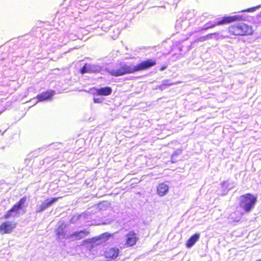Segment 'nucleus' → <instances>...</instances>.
Segmentation results:
<instances>
[{
    "label": "nucleus",
    "mask_w": 261,
    "mask_h": 261,
    "mask_svg": "<svg viewBox=\"0 0 261 261\" xmlns=\"http://www.w3.org/2000/svg\"><path fill=\"white\" fill-rule=\"evenodd\" d=\"M228 33L232 36H246L252 35L254 31L251 25L241 22L229 25Z\"/></svg>",
    "instance_id": "nucleus-1"
},
{
    "label": "nucleus",
    "mask_w": 261,
    "mask_h": 261,
    "mask_svg": "<svg viewBox=\"0 0 261 261\" xmlns=\"http://www.w3.org/2000/svg\"><path fill=\"white\" fill-rule=\"evenodd\" d=\"M256 202V196L248 193L240 196L239 205L244 211L247 213L254 208Z\"/></svg>",
    "instance_id": "nucleus-2"
},
{
    "label": "nucleus",
    "mask_w": 261,
    "mask_h": 261,
    "mask_svg": "<svg viewBox=\"0 0 261 261\" xmlns=\"http://www.w3.org/2000/svg\"><path fill=\"white\" fill-rule=\"evenodd\" d=\"M247 20L246 17L244 15H236L232 16H224L216 22L212 23L209 22L206 24V29L212 28L217 25H222L234 22Z\"/></svg>",
    "instance_id": "nucleus-3"
},
{
    "label": "nucleus",
    "mask_w": 261,
    "mask_h": 261,
    "mask_svg": "<svg viewBox=\"0 0 261 261\" xmlns=\"http://www.w3.org/2000/svg\"><path fill=\"white\" fill-rule=\"evenodd\" d=\"M134 65H128L126 64H122L117 69H113L109 71V73L113 76L117 77L125 74L135 73Z\"/></svg>",
    "instance_id": "nucleus-4"
},
{
    "label": "nucleus",
    "mask_w": 261,
    "mask_h": 261,
    "mask_svg": "<svg viewBox=\"0 0 261 261\" xmlns=\"http://www.w3.org/2000/svg\"><path fill=\"white\" fill-rule=\"evenodd\" d=\"M17 223L14 221H5L0 224V234H10L17 226Z\"/></svg>",
    "instance_id": "nucleus-5"
},
{
    "label": "nucleus",
    "mask_w": 261,
    "mask_h": 261,
    "mask_svg": "<svg viewBox=\"0 0 261 261\" xmlns=\"http://www.w3.org/2000/svg\"><path fill=\"white\" fill-rule=\"evenodd\" d=\"M120 253L119 249L117 247H110L106 249L104 252L106 261H116Z\"/></svg>",
    "instance_id": "nucleus-6"
},
{
    "label": "nucleus",
    "mask_w": 261,
    "mask_h": 261,
    "mask_svg": "<svg viewBox=\"0 0 261 261\" xmlns=\"http://www.w3.org/2000/svg\"><path fill=\"white\" fill-rule=\"evenodd\" d=\"M155 64L156 61L153 59H148L143 61L136 65H134L135 72L146 70L154 66Z\"/></svg>",
    "instance_id": "nucleus-7"
},
{
    "label": "nucleus",
    "mask_w": 261,
    "mask_h": 261,
    "mask_svg": "<svg viewBox=\"0 0 261 261\" xmlns=\"http://www.w3.org/2000/svg\"><path fill=\"white\" fill-rule=\"evenodd\" d=\"M125 245L127 247H130L135 245L139 240L137 233L134 231H130L126 234Z\"/></svg>",
    "instance_id": "nucleus-8"
},
{
    "label": "nucleus",
    "mask_w": 261,
    "mask_h": 261,
    "mask_svg": "<svg viewBox=\"0 0 261 261\" xmlns=\"http://www.w3.org/2000/svg\"><path fill=\"white\" fill-rule=\"evenodd\" d=\"M55 94V91L53 90L46 91L38 94L36 98L38 101H43L48 100L51 99L53 95Z\"/></svg>",
    "instance_id": "nucleus-9"
},
{
    "label": "nucleus",
    "mask_w": 261,
    "mask_h": 261,
    "mask_svg": "<svg viewBox=\"0 0 261 261\" xmlns=\"http://www.w3.org/2000/svg\"><path fill=\"white\" fill-rule=\"evenodd\" d=\"M61 197H54L51 198L50 199H46L44 202L42 203L41 205L36 211L37 212L39 213L42 212L46 208L51 205L55 202L57 201Z\"/></svg>",
    "instance_id": "nucleus-10"
},
{
    "label": "nucleus",
    "mask_w": 261,
    "mask_h": 261,
    "mask_svg": "<svg viewBox=\"0 0 261 261\" xmlns=\"http://www.w3.org/2000/svg\"><path fill=\"white\" fill-rule=\"evenodd\" d=\"M95 92L94 95L97 96H107L111 94L112 92V89L110 87H105L99 89L94 88Z\"/></svg>",
    "instance_id": "nucleus-11"
},
{
    "label": "nucleus",
    "mask_w": 261,
    "mask_h": 261,
    "mask_svg": "<svg viewBox=\"0 0 261 261\" xmlns=\"http://www.w3.org/2000/svg\"><path fill=\"white\" fill-rule=\"evenodd\" d=\"M200 238V234L198 233H194L191 236L186 243V246L188 248H191L195 243L198 241Z\"/></svg>",
    "instance_id": "nucleus-12"
},
{
    "label": "nucleus",
    "mask_w": 261,
    "mask_h": 261,
    "mask_svg": "<svg viewBox=\"0 0 261 261\" xmlns=\"http://www.w3.org/2000/svg\"><path fill=\"white\" fill-rule=\"evenodd\" d=\"M88 232L85 230H83L79 231L74 232L73 233L70 234L68 237L74 238V240H79L83 239L84 236H87Z\"/></svg>",
    "instance_id": "nucleus-13"
},
{
    "label": "nucleus",
    "mask_w": 261,
    "mask_h": 261,
    "mask_svg": "<svg viewBox=\"0 0 261 261\" xmlns=\"http://www.w3.org/2000/svg\"><path fill=\"white\" fill-rule=\"evenodd\" d=\"M168 186L164 182L159 184L156 188L157 193L160 196H164L168 191Z\"/></svg>",
    "instance_id": "nucleus-14"
},
{
    "label": "nucleus",
    "mask_w": 261,
    "mask_h": 261,
    "mask_svg": "<svg viewBox=\"0 0 261 261\" xmlns=\"http://www.w3.org/2000/svg\"><path fill=\"white\" fill-rule=\"evenodd\" d=\"M19 210H20L14 204L12 207L4 215V218L7 219L10 218L12 216V213H14L17 214Z\"/></svg>",
    "instance_id": "nucleus-15"
},
{
    "label": "nucleus",
    "mask_w": 261,
    "mask_h": 261,
    "mask_svg": "<svg viewBox=\"0 0 261 261\" xmlns=\"http://www.w3.org/2000/svg\"><path fill=\"white\" fill-rule=\"evenodd\" d=\"M26 197L24 196L20 198L19 200L14 205H15L19 210H21L24 206V204L26 201Z\"/></svg>",
    "instance_id": "nucleus-16"
},
{
    "label": "nucleus",
    "mask_w": 261,
    "mask_h": 261,
    "mask_svg": "<svg viewBox=\"0 0 261 261\" xmlns=\"http://www.w3.org/2000/svg\"><path fill=\"white\" fill-rule=\"evenodd\" d=\"M260 6H255V7H251V8H248V9H245V10H243L241 11L242 12H254L257 9H258L259 8H260Z\"/></svg>",
    "instance_id": "nucleus-17"
},
{
    "label": "nucleus",
    "mask_w": 261,
    "mask_h": 261,
    "mask_svg": "<svg viewBox=\"0 0 261 261\" xmlns=\"http://www.w3.org/2000/svg\"><path fill=\"white\" fill-rule=\"evenodd\" d=\"M56 234L60 237L63 234V229L62 228H58L56 230Z\"/></svg>",
    "instance_id": "nucleus-18"
},
{
    "label": "nucleus",
    "mask_w": 261,
    "mask_h": 261,
    "mask_svg": "<svg viewBox=\"0 0 261 261\" xmlns=\"http://www.w3.org/2000/svg\"><path fill=\"white\" fill-rule=\"evenodd\" d=\"M93 101L94 103H99L102 102L101 100L99 98H94Z\"/></svg>",
    "instance_id": "nucleus-19"
},
{
    "label": "nucleus",
    "mask_w": 261,
    "mask_h": 261,
    "mask_svg": "<svg viewBox=\"0 0 261 261\" xmlns=\"http://www.w3.org/2000/svg\"><path fill=\"white\" fill-rule=\"evenodd\" d=\"M111 235L108 233H104L101 234L102 238H105L106 239H108Z\"/></svg>",
    "instance_id": "nucleus-20"
},
{
    "label": "nucleus",
    "mask_w": 261,
    "mask_h": 261,
    "mask_svg": "<svg viewBox=\"0 0 261 261\" xmlns=\"http://www.w3.org/2000/svg\"><path fill=\"white\" fill-rule=\"evenodd\" d=\"M87 71V70H86V67L85 66H84L81 69V72L82 73H84L85 72H86Z\"/></svg>",
    "instance_id": "nucleus-21"
},
{
    "label": "nucleus",
    "mask_w": 261,
    "mask_h": 261,
    "mask_svg": "<svg viewBox=\"0 0 261 261\" xmlns=\"http://www.w3.org/2000/svg\"><path fill=\"white\" fill-rule=\"evenodd\" d=\"M167 66H166V65L162 66L160 68V70H164V69H165L167 68Z\"/></svg>",
    "instance_id": "nucleus-22"
},
{
    "label": "nucleus",
    "mask_w": 261,
    "mask_h": 261,
    "mask_svg": "<svg viewBox=\"0 0 261 261\" xmlns=\"http://www.w3.org/2000/svg\"><path fill=\"white\" fill-rule=\"evenodd\" d=\"M1 113H2V111L0 110V114H1Z\"/></svg>",
    "instance_id": "nucleus-23"
}]
</instances>
